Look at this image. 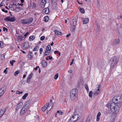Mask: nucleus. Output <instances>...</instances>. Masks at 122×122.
Listing matches in <instances>:
<instances>
[{
	"mask_svg": "<svg viewBox=\"0 0 122 122\" xmlns=\"http://www.w3.org/2000/svg\"><path fill=\"white\" fill-rule=\"evenodd\" d=\"M41 63L44 67H46L47 66V63L45 60L42 61L41 62Z\"/></svg>",
	"mask_w": 122,
	"mask_h": 122,
	"instance_id": "f8f14e48",
	"label": "nucleus"
},
{
	"mask_svg": "<svg viewBox=\"0 0 122 122\" xmlns=\"http://www.w3.org/2000/svg\"><path fill=\"white\" fill-rule=\"evenodd\" d=\"M29 101H27L25 103V105L23 106L22 109L20 111V115H23L27 110L28 107L29 105Z\"/></svg>",
	"mask_w": 122,
	"mask_h": 122,
	"instance_id": "20e7f679",
	"label": "nucleus"
},
{
	"mask_svg": "<svg viewBox=\"0 0 122 122\" xmlns=\"http://www.w3.org/2000/svg\"><path fill=\"white\" fill-rule=\"evenodd\" d=\"M118 60L116 56L112 57L109 60V63L110 64V67L113 68L116 66L118 62Z\"/></svg>",
	"mask_w": 122,
	"mask_h": 122,
	"instance_id": "f03ea898",
	"label": "nucleus"
},
{
	"mask_svg": "<svg viewBox=\"0 0 122 122\" xmlns=\"http://www.w3.org/2000/svg\"><path fill=\"white\" fill-rule=\"evenodd\" d=\"M26 20V19H23L21 20V22L23 25H28Z\"/></svg>",
	"mask_w": 122,
	"mask_h": 122,
	"instance_id": "aec40b11",
	"label": "nucleus"
},
{
	"mask_svg": "<svg viewBox=\"0 0 122 122\" xmlns=\"http://www.w3.org/2000/svg\"><path fill=\"white\" fill-rule=\"evenodd\" d=\"M4 20L6 21H9L13 22L15 21L16 20V18L15 16L12 17L10 16H8L4 19Z\"/></svg>",
	"mask_w": 122,
	"mask_h": 122,
	"instance_id": "6e6552de",
	"label": "nucleus"
},
{
	"mask_svg": "<svg viewBox=\"0 0 122 122\" xmlns=\"http://www.w3.org/2000/svg\"><path fill=\"white\" fill-rule=\"evenodd\" d=\"M32 6L33 7L35 8L36 7V4L34 3H33Z\"/></svg>",
	"mask_w": 122,
	"mask_h": 122,
	"instance_id": "bf43d9fd",
	"label": "nucleus"
},
{
	"mask_svg": "<svg viewBox=\"0 0 122 122\" xmlns=\"http://www.w3.org/2000/svg\"><path fill=\"white\" fill-rule=\"evenodd\" d=\"M7 71H7L6 70V69H5L4 70V73H5V74H6L7 73Z\"/></svg>",
	"mask_w": 122,
	"mask_h": 122,
	"instance_id": "680f3d73",
	"label": "nucleus"
},
{
	"mask_svg": "<svg viewBox=\"0 0 122 122\" xmlns=\"http://www.w3.org/2000/svg\"><path fill=\"white\" fill-rule=\"evenodd\" d=\"M16 11V12H18L20 11V10L19 9V7H17L15 10Z\"/></svg>",
	"mask_w": 122,
	"mask_h": 122,
	"instance_id": "37998d69",
	"label": "nucleus"
},
{
	"mask_svg": "<svg viewBox=\"0 0 122 122\" xmlns=\"http://www.w3.org/2000/svg\"><path fill=\"white\" fill-rule=\"evenodd\" d=\"M48 57H49V60H51L52 59V57L51 56H48Z\"/></svg>",
	"mask_w": 122,
	"mask_h": 122,
	"instance_id": "e2e57ef3",
	"label": "nucleus"
},
{
	"mask_svg": "<svg viewBox=\"0 0 122 122\" xmlns=\"http://www.w3.org/2000/svg\"><path fill=\"white\" fill-rule=\"evenodd\" d=\"M48 55H49V54L47 52L45 51V56H47Z\"/></svg>",
	"mask_w": 122,
	"mask_h": 122,
	"instance_id": "338daca9",
	"label": "nucleus"
},
{
	"mask_svg": "<svg viewBox=\"0 0 122 122\" xmlns=\"http://www.w3.org/2000/svg\"><path fill=\"white\" fill-rule=\"evenodd\" d=\"M2 10L3 12H5V13H7L8 12L7 10H5L4 9H2Z\"/></svg>",
	"mask_w": 122,
	"mask_h": 122,
	"instance_id": "09e8293b",
	"label": "nucleus"
},
{
	"mask_svg": "<svg viewBox=\"0 0 122 122\" xmlns=\"http://www.w3.org/2000/svg\"><path fill=\"white\" fill-rule=\"evenodd\" d=\"M32 52H30L29 53V55H30V59H31L33 56V54H32Z\"/></svg>",
	"mask_w": 122,
	"mask_h": 122,
	"instance_id": "79ce46f5",
	"label": "nucleus"
},
{
	"mask_svg": "<svg viewBox=\"0 0 122 122\" xmlns=\"http://www.w3.org/2000/svg\"><path fill=\"white\" fill-rule=\"evenodd\" d=\"M45 38V36H42L41 37L40 40L41 41H42L44 40Z\"/></svg>",
	"mask_w": 122,
	"mask_h": 122,
	"instance_id": "c03bdc74",
	"label": "nucleus"
},
{
	"mask_svg": "<svg viewBox=\"0 0 122 122\" xmlns=\"http://www.w3.org/2000/svg\"><path fill=\"white\" fill-rule=\"evenodd\" d=\"M8 30L6 28H5V27H4L3 28V30L4 31H5V30H6L7 31H8Z\"/></svg>",
	"mask_w": 122,
	"mask_h": 122,
	"instance_id": "603ef678",
	"label": "nucleus"
},
{
	"mask_svg": "<svg viewBox=\"0 0 122 122\" xmlns=\"http://www.w3.org/2000/svg\"><path fill=\"white\" fill-rule=\"evenodd\" d=\"M49 103H46V105L43 107V108H44V109H45V107H47V106L48 105H49Z\"/></svg>",
	"mask_w": 122,
	"mask_h": 122,
	"instance_id": "8fccbe9b",
	"label": "nucleus"
},
{
	"mask_svg": "<svg viewBox=\"0 0 122 122\" xmlns=\"http://www.w3.org/2000/svg\"><path fill=\"white\" fill-rule=\"evenodd\" d=\"M99 120H100L99 117L97 116V119H96L97 121H99Z\"/></svg>",
	"mask_w": 122,
	"mask_h": 122,
	"instance_id": "4d7b16f0",
	"label": "nucleus"
},
{
	"mask_svg": "<svg viewBox=\"0 0 122 122\" xmlns=\"http://www.w3.org/2000/svg\"><path fill=\"white\" fill-rule=\"evenodd\" d=\"M76 27V26H72L70 29L71 31L72 32H74L75 31Z\"/></svg>",
	"mask_w": 122,
	"mask_h": 122,
	"instance_id": "393cba45",
	"label": "nucleus"
},
{
	"mask_svg": "<svg viewBox=\"0 0 122 122\" xmlns=\"http://www.w3.org/2000/svg\"><path fill=\"white\" fill-rule=\"evenodd\" d=\"M85 88L87 90V92H88L89 91V89L87 85L86 84H85Z\"/></svg>",
	"mask_w": 122,
	"mask_h": 122,
	"instance_id": "473e14b6",
	"label": "nucleus"
},
{
	"mask_svg": "<svg viewBox=\"0 0 122 122\" xmlns=\"http://www.w3.org/2000/svg\"><path fill=\"white\" fill-rule=\"evenodd\" d=\"M30 79L27 78L26 82L27 83H29L30 82Z\"/></svg>",
	"mask_w": 122,
	"mask_h": 122,
	"instance_id": "49530a36",
	"label": "nucleus"
},
{
	"mask_svg": "<svg viewBox=\"0 0 122 122\" xmlns=\"http://www.w3.org/2000/svg\"><path fill=\"white\" fill-rule=\"evenodd\" d=\"M28 93H26L23 96L22 99L24 100L25 99L26 97L28 96Z\"/></svg>",
	"mask_w": 122,
	"mask_h": 122,
	"instance_id": "c85d7f7f",
	"label": "nucleus"
},
{
	"mask_svg": "<svg viewBox=\"0 0 122 122\" xmlns=\"http://www.w3.org/2000/svg\"><path fill=\"white\" fill-rule=\"evenodd\" d=\"M22 105L23 103L22 102L18 103L16 106V111L17 112L22 107Z\"/></svg>",
	"mask_w": 122,
	"mask_h": 122,
	"instance_id": "9b49d317",
	"label": "nucleus"
},
{
	"mask_svg": "<svg viewBox=\"0 0 122 122\" xmlns=\"http://www.w3.org/2000/svg\"><path fill=\"white\" fill-rule=\"evenodd\" d=\"M5 112V109H2L0 110V117L1 118Z\"/></svg>",
	"mask_w": 122,
	"mask_h": 122,
	"instance_id": "412c9836",
	"label": "nucleus"
},
{
	"mask_svg": "<svg viewBox=\"0 0 122 122\" xmlns=\"http://www.w3.org/2000/svg\"><path fill=\"white\" fill-rule=\"evenodd\" d=\"M52 4H54L55 5H56L57 4V0H52Z\"/></svg>",
	"mask_w": 122,
	"mask_h": 122,
	"instance_id": "2f4dec72",
	"label": "nucleus"
},
{
	"mask_svg": "<svg viewBox=\"0 0 122 122\" xmlns=\"http://www.w3.org/2000/svg\"><path fill=\"white\" fill-rule=\"evenodd\" d=\"M1 59L2 60H4L5 59V56L4 55L2 54L1 55Z\"/></svg>",
	"mask_w": 122,
	"mask_h": 122,
	"instance_id": "de8ad7c7",
	"label": "nucleus"
},
{
	"mask_svg": "<svg viewBox=\"0 0 122 122\" xmlns=\"http://www.w3.org/2000/svg\"><path fill=\"white\" fill-rule=\"evenodd\" d=\"M79 117V115L77 114L73 115L69 120V122H75L78 119Z\"/></svg>",
	"mask_w": 122,
	"mask_h": 122,
	"instance_id": "423d86ee",
	"label": "nucleus"
},
{
	"mask_svg": "<svg viewBox=\"0 0 122 122\" xmlns=\"http://www.w3.org/2000/svg\"><path fill=\"white\" fill-rule=\"evenodd\" d=\"M78 44L79 46H80L81 48V45H82V40L80 39L79 40L78 42Z\"/></svg>",
	"mask_w": 122,
	"mask_h": 122,
	"instance_id": "a878e982",
	"label": "nucleus"
},
{
	"mask_svg": "<svg viewBox=\"0 0 122 122\" xmlns=\"http://www.w3.org/2000/svg\"><path fill=\"white\" fill-rule=\"evenodd\" d=\"M3 1H4V0L2 1L0 3V7H1L3 6V3H2V2Z\"/></svg>",
	"mask_w": 122,
	"mask_h": 122,
	"instance_id": "052dcab7",
	"label": "nucleus"
},
{
	"mask_svg": "<svg viewBox=\"0 0 122 122\" xmlns=\"http://www.w3.org/2000/svg\"><path fill=\"white\" fill-rule=\"evenodd\" d=\"M76 21L74 19L72 20L71 21V26H76Z\"/></svg>",
	"mask_w": 122,
	"mask_h": 122,
	"instance_id": "2eb2a0df",
	"label": "nucleus"
},
{
	"mask_svg": "<svg viewBox=\"0 0 122 122\" xmlns=\"http://www.w3.org/2000/svg\"><path fill=\"white\" fill-rule=\"evenodd\" d=\"M22 93L23 92L22 91L20 92L19 91H17L16 92V94H22Z\"/></svg>",
	"mask_w": 122,
	"mask_h": 122,
	"instance_id": "a18cd8bd",
	"label": "nucleus"
},
{
	"mask_svg": "<svg viewBox=\"0 0 122 122\" xmlns=\"http://www.w3.org/2000/svg\"><path fill=\"white\" fill-rule=\"evenodd\" d=\"M80 11L81 13H84L85 12L83 8H81L80 10Z\"/></svg>",
	"mask_w": 122,
	"mask_h": 122,
	"instance_id": "f704fd0d",
	"label": "nucleus"
},
{
	"mask_svg": "<svg viewBox=\"0 0 122 122\" xmlns=\"http://www.w3.org/2000/svg\"><path fill=\"white\" fill-rule=\"evenodd\" d=\"M110 109L112 112L114 113H117L119 111V107L117 104L114 102L112 103L110 106Z\"/></svg>",
	"mask_w": 122,
	"mask_h": 122,
	"instance_id": "f257e3e1",
	"label": "nucleus"
},
{
	"mask_svg": "<svg viewBox=\"0 0 122 122\" xmlns=\"http://www.w3.org/2000/svg\"><path fill=\"white\" fill-rule=\"evenodd\" d=\"M6 89V86H4L0 89V97L4 93Z\"/></svg>",
	"mask_w": 122,
	"mask_h": 122,
	"instance_id": "1a4fd4ad",
	"label": "nucleus"
},
{
	"mask_svg": "<svg viewBox=\"0 0 122 122\" xmlns=\"http://www.w3.org/2000/svg\"><path fill=\"white\" fill-rule=\"evenodd\" d=\"M33 74L32 73H31L28 76L27 78L31 79L32 77Z\"/></svg>",
	"mask_w": 122,
	"mask_h": 122,
	"instance_id": "a19ab883",
	"label": "nucleus"
},
{
	"mask_svg": "<svg viewBox=\"0 0 122 122\" xmlns=\"http://www.w3.org/2000/svg\"><path fill=\"white\" fill-rule=\"evenodd\" d=\"M29 43L26 42L24 43L23 47L24 49H27L29 47Z\"/></svg>",
	"mask_w": 122,
	"mask_h": 122,
	"instance_id": "4468645a",
	"label": "nucleus"
},
{
	"mask_svg": "<svg viewBox=\"0 0 122 122\" xmlns=\"http://www.w3.org/2000/svg\"><path fill=\"white\" fill-rule=\"evenodd\" d=\"M112 102L117 104H118L122 102V95L114 97L112 99Z\"/></svg>",
	"mask_w": 122,
	"mask_h": 122,
	"instance_id": "39448f33",
	"label": "nucleus"
},
{
	"mask_svg": "<svg viewBox=\"0 0 122 122\" xmlns=\"http://www.w3.org/2000/svg\"><path fill=\"white\" fill-rule=\"evenodd\" d=\"M120 42V40L118 38H117L114 39L113 41L112 44L113 45L118 44Z\"/></svg>",
	"mask_w": 122,
	"mask_h": 122,
	"instance_id": "9d476101",
	"label": "nucleus"
},
{
	"mask_svg": "<svg viewBox=\"0 0 122 122\" xmlns=\"http://www.w3.org/2000/svg\"><path fill=\"white\" fill-rule=\"evenodd\" d=\"M46 2V0H42L41 4V7H44Z\"/></svg>",
	"mask_w": 122,
	"mask_h": 122,
	"instance_id": "dca6fc26",
	"label": "nucleus"
},
{
	"mask_svg": "<svg viewBox=\"0 0 122 122\" xmlns=\"http://www.w3.org/2000/svg\"><path fill=\"white\" fill-rule=\"evenodd\" d=\"M92 122L93 120L92 116L91 115H90L88 116L86 122Z\"/></svg>",
	"mask_w": 122,
	"mask_h": 122,
	"instance_id": "a211bd4d",
	"label": "nucleus"
},
{
	"mask_svg": "<svg viewBox=\"0 0 122 122\" xmlns=\"http://www.w3.org/2000/svg\"><path fill=\"white\" fill-rule=\"evenodd\" d=\"M26 21H27V23L28 25L31 23L33 19L32 18H29L28 19H26Z\"/></svg>",
	"mask_w": 122,
	"mask_h": 122,
	"instance_id": "f3484780",
	"label": "nucleus"
},
{
	"mask_svg": "<svg viewBox=\"0 0 122 122\" xmlns=\"http://www.w3.org/2000/svg\"><path fill=\"white\" fill-rule=\"evenodd\" d=\"M10 2L14 3H16L17 2V0H11Z\"/></svg>",
	"mask_w": 122,
	"mask_h": 122,
	"instance_id": "5fc2aeb1",
	"label": "nucleus"
},
{
	"mask_svg": "<svg viewBox=\"0 0 122 122\" xmlns=\"http://www.w3.org/2000/svg\"><path fill=\"white\" fill-rule=\"evenodd\" d=\"M78 92V90L76 89L72 90L70 92V97L71 99L73 101H74L76 99V95Z\"/></svg>",
	"mask_w": 122,
	"mask_h": 122,
	"instance_id": "7ed1b4c3",
	"label": "nucleus"
},
{
	"mask_svg": "<svg viewBox=\"0 0 122 122\" xmlns=\"http://www.w3.org/2000/svg\"><path fill=\"white\" fill-rule=\"evenodd\" d=\"M20 72V71L19 70H17L15 71L14 73V75L15 76H16Z\"/></svg>",
	"mask_w": 122,
	"mask_h": 122,
	"instance_id": "58836bf2",
	"label": "nucleus"
},
{
	"mask_svg": "<svg viewBox=\"0 0 122 122\" xmlns=\"http://www.w3.org/2000/svg\"><path fill=\"white\" fill-rule=\"evenodd\" d=\"M17 37L18 38V40L20 41H22L24 39V37L21 36H17Z\"/></svg>",
	"mask_w": 122,
	"mask_h": 122,
	"instance_id": "6ab92c4d",
	"label": "nucleus"
},
{
	"mask_svg": "<svg viewBox=\"0 0 122 122\" xmlns=\"http://www.w3.org/2000/svg\"><path fill=\"white\" fill-rule=\"evenodd\" d=\"M68 72L70 73H71L72 72V70H70L69 71H68Z\"/></svg>",
	"mask_w": 122,
	"mask_h": 122,
	"instance_id": "774afa93",
	"label": "nucleus"
},
{
	"mask_svg": "<svg viewBox=\"0 0 122 122\" xmlns=\"http://www.w3.org/2000/svg\"><path fill=\"white\" fill-rule=\"evenodd\" d=\"M93 94V92L92 91H90V92L89 94V96L91 98L92 97V95Z\"/></svg>",
	"mask_w": 122,
	"mask_h": 122,
	"instance_id": "c9c22d12",
	"label": "nucleus"
},
{
	"mask_svg": "<svg viewBox=\"0 0 122 122\" xmlns=\"http://www.w3.org/2000/svg\"><path fill=\"white\" fill-rule=\"evenodd\" d=\"M52 108V106H50L49 105H48L46 107V109L48 111H50L51 109Z\"/></svg>",
	"mask_w": 122,
	"mask_h": 122,
	"instance_id": "cd10ccee",
	"label": "nucleus"
},
{
	"mask_svg": "<svg viewBox=\"0 0 122 122\" xmlns=\"http://www.w3.org/2000/svg\"><path fill=\"white\" fill-rule=\"evenodd\" d=\"M46 52H47L49 54V55L50 54V52L51 51L50 50H46Z\"/></svg>",
	"mask_w": 122,
	"mask_h": 122,
	"instance_id": "6e6d98bb",
	"label": "nucleus"
},
{
	"mask_svg": "<svg viewBox=\"0 0 122 122\" xmlns=\"http://www.w3.org/2000/svg\"><path fill=\"white\" fill-rule=\"evenodd\" d=\"M49 17L48 16H45L44 18V20L45 22H47L49 20Z\"/></svg>",
	"mask_w": 122,
	"mask_h": 122,
	"instance_id": "bb28decb",
	"label": "nucleus"
},
{
	"mask_svg": "<svg viewBox=\"0 0 122 122\" xmlns=\"http://www.w3.org/2000/svg\"><path fill=\"white\" fill-rule=\"evenodd\" d=\"M101 115V113L100 112H99L97 114V116L100 117Z\"/></svg>",
	"mask_w": 122,
	"mask_h": 122,
	"instance_id": "0e129e2a",
	"label": "nucleus"
},
{
	"mask_svg": "<svg viewBox=\"0 0 122 122\" xmlns=\"http://www.w3.org/2000/svg\"><path fill=\"white\" fill-rule=\"evenodd\" d=\"M51 47L50 45H48L46 48V50H51Z\"/></svg>",
	"mask_w": 122,
	"mask_h": 122,
	"instance_id": "c756f323",
	"label": "nucleus"
},
{
	"mask_svg": "<svg viewBox=\"0 0 122 122\" xmlns=\"http://www.w3.org/2000/svg\"><path fill=\"white\" fill-rule=\"evenodd\" d=\"M89 19L88 18H86L85 20H83V22L84 24H87L89 21Z\"/></svg>",
	"mask_w": 122,
	"mask_h": 122,
	"instance_id": "5701e85b",
	"label": "nucleus"
},
{
	"mask_svg": "<svg viewBox=\"0 0 122 122\" xmlns=\"http://www.w3.org/2000/svg\"><path fill=\"white\" fill-rule=\"evenodd\" d=\"M43 12L46 14H48L49 12V8L48 7H47L43 9Z\"/></svg>",
	"mask_w": 122,
	"mask_h": 122,
	"instance_id": "ddd939ff",
	"label": "nucleus"
},
{
	"mask_svg": "<svg viewBox=\"0 0 122 122\" xmlns=\"http://www.w3.org/2000/svg\"><path fill=\"white\" fill-rule=\"evenodd\" d=\"M15 61L14 60H12V61H10V63L11 64V66H13V62H15Z\"/></svg>",
	"mask_w": 122,
	"mask_h": 122,
	"instance_id": "72a5a7b5",
	"label": "nucleus"
},
{
	"mask_svg": "<svg viewBox=\"0 0 122 122\" xmlns=\"http://www.w3.org/2000/svg\"><path fill=\"white\" fill-rule=\"evenodd\" d=\"M58 77V73H57L55 75L54 77V78L55 80H56L57 79V78Z\"/></svg>",
	"mask_w": 122,
	"mask_h": 122,
	"instance_id": "4c0bfd02",
	"label": "nucleus"
},
{
	"mask_svg": "<svg viewBox=\"0 0 122 122\" xmlns=\"http://www.w3.org/2000/svg\"><path fill=\"white\" fill-rule=\"evenodd\" d=\"M35 39V36H30L29 38V40L30 41H32Z\"/></svg>",
	"mask_w": 122,
	"mask_h": 122,
	"instance_id": "b1692460",
	"label": "nucleus"
},
{
	"mask_svg": "<svg viewBox=\"0 0 122 122\" xmlns=\"http://www.w3.org/2000/svg\"><path fill=\"white\" fill-rule=\"evenodd\" d=\"M3 46V43L1 41H0V47L1 48H2Z\"/></svg>",
	"mask_w": 122,
	"mask_h": 122,
	"instance_id": "e433bc0d",
	"label": "nucleus"
},
{
	"mask_svg": "<svg viewBox=\"0 0 122 122\" xmlns=\"http://www.w3.org/2000/svg\"><path fill=\"white\" fill-rule=\"evenodd\" d=\"M39 49V47L38 46H37L33 49V51H36L38 50Z\"/></svg>",
	"mask_w": 122,
	"mask_h": 122,
	"instance_id": "7c9ffc66",
	"label": "nucleus"
},
{
	"mask_svg": "<svg viewBox=\"0 0 122 122\" xmlns=\"http://www.w3.org/2000/svg\"><path fill=\"white\" fill-rule=\"evenodd\" d=\"M29 34V32H27L24 35V36H25V37H27V35H28Z\"/></svg>",
	"mask_w": 122,
	"mask_h": 122,
	"instance_id": "13d9d810",
	"label": "nucleus"
},
{
	"mask_svg": "<svg viewBox=\"0 0 122 122\" xmlns=\"http://www.w3.org/2000/svg\"><path fill=\"white\" fill-rule=\"evenodd\" d=\"M71 35V34L69 33L68 34H67L66 36V37H69V36H70Z\"/></svg>",
	"mask_w": 122,
	"mask_h": 122,
	"instance_id": "69168bd1",
	"label": "nucleus"
},
{
	"mask_svg": "<svg viewBox=\"0 0 122 122\" xmlns=\"http://www.w3.org/2000/svg\"><path fill=\"white\" fill-rule=\"evenodd\" d=\"M98 87L97 89L94 90L93 93L95 96H97L99 94L100 90L101 88V85H98Z\"/></svg>",
	"mask_w": 122,
	"mask_h": 122,
	"instance_id": "0eeeda50",
	"label": "nucleus"
},
{
	"mask_svg": "<svg viewBox=\"0 0 122 122\" xmlns=\"http://www.w3.org/2000/svg\"><path fill=\"white\" fill-rule=\"evenodd\" d=\"M57 113H58L60 115H62L63 114V112L61 111H58L57 112Z\"/></svg>",
	"mask_w": 122,
	"mask_h": 122,
	"instance_id": "ea45409f",
	"label": "nucleus"
},
{
	"mask_svg": "<svg viewBox=\"0 0 122 122\" xmlns=\"http://www.w3.org/2000/svg\"><path fill=\"white\" fill-rule=\"evenodd\" d=\"M43 49L42 48H41L40 49V54H42V52L43 51Z\"/></svg>",
	"mask_w": 122,
	"mask_h": 122,
	"instance_id": "3c124183",
	"label": "nucleus"
},
{
	"mask_svg": "<svg viewBox=\"0 0 122 122\" xmlns=\"http://www.w3.org/2000/svg\"><path fill=\"white\" fill-rule=\"evenodd\" d=\"M46 107H45V109H44V108H43V107H42V111H43V112H44L45 110L46 109Z\"/></svg>",
	"mask_w": 122,
	"mask_h": 122,
	"instance_id": "864d4df0",
	"label": "nucleus"
},
{
	"mask_svg": "<svg viewBox=\"0 0 122 122\" xmlns=\"http://www.w3.org/2000/svg\"><path fill=\"white\" fill-rule=\"evenodd\" d=\"M54 32H55V34L57 35H61L62 34L61 32H59L57 30H54Z\"/></svg>",
	"mask_w": 122,
	"mask_h": 122,
	"instance_id": "4be33fe9",
	"label": "nucleus"
}]
</instances>
